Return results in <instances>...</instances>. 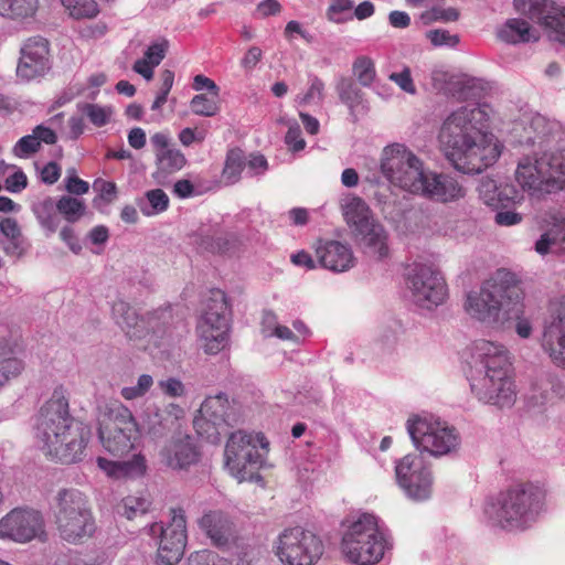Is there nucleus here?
Instances as JSON below:
<instances>
[{"instance_id": "obj_1", "label": "nucleus", "mask_w": 565, "mask_h": 565, "mask_svg": "<svg viewBox=\"0 0 565 565\" xmlns=\"http://www.w3.org/2000/svg\"><path fill=\"white\" fill-rule=\"evenodd\" d=\"M486 120V111L476 105L462 106L444 120L440 148L456 170L481 173L500 157L498 146L484 132Z\"/></svg>"}, {"instance_id": "obj_2", "label": "nucleus", "mask_w": 565, "mask_h": 565, "mask_svg": "<svg viewBox=\"0 0 565 565\" xmlns=\"http://www.w3.org/2000/svg\"><path fill=\"white\" fill-rule=\"evenodd\" d=\"M35 436L46 456L70 465L84 458L90 429L70 415L63 391L55 390L40 409Z\"/></svg>"}, {"instance_id": "obj_3", "label": "nucleus", "mask_w": 565, "mask_h": 565, "mask_svg": "<svg viewBox=\"0 0 565 565\" xmlns=\"http://www.w3.org/2000/svg\"><path fill=\"white\" fill-rule=\"evenodd\" d=\"M509 351L500 343L480 339L473 342L468 380L475 396L487 404L511 406L515 399L509 377Z\"/></svg>"}, {"instance_id": "obj_4", "label": "nucleus", "mask_w": 565, "mask_h": 565, "mask_svg": "<svg viewBox=\"0 0 565 565\" xmlns=\"http://www.w3.org/2000/svg\"><path fill=\"white\" fill-rule=\"evenodd\" d=\"M545 492L532 482L518 483L487 500L483 513L487 523L504 532L530 529L543 510Z\"/></svg>"}, {"instance_id": "obj_5", "label": "nucleus", "mask_w": 565, "mask_h": 565, "mask_svg": "<svg viewBox=\"0 0 565 565\" xmlns=\"http://www.w3.org/2000/svg\"><path fill=\"white\" fill-rule=\"evenodd\" d=\"M523 299V290L516 276L508 269H498L478 290L467 294L465 310L470 318L488 327H499L505 315Z\"/></svg>"}, {"instance_id": "obj_6", "label": "nucleus", "mask_w": 565, "mask_h": 565, "mask_svg": "<svg viewBox=\"0 0 565 565\" xmlns=\"http://www.w3.org/2000/svg\"><path fill=\"white\" fill-rule=\"evenodd\" d=\"M51 510L60 539L70 544H81L96 531L89 500L78 489H60L53 498Z\"/></svg>"}, {"instance_id": "obj_7", "label": "nucleus", "mask_w": 565, "mask_h": 565, "mask_svg": "<svg viewBox=\"0 0 565 565\" xmlns=\"http://www.w3.org/2000/svg\"><path fill=\"white\" fill-rule=\"evenodd\" d=\"M390 548L385 534L379 529L373 514L362 513L348 521L340 550L344 559L354 565H375Z\"/></svg>"}, {"instance_id": "obj_8", "label": "nucleus", "mask_w": 565, "mask_h": 565, "mask_svg": "<svg viewBox=\"0 0 565 565\" xmlns=\"http://www.w3.org/2000/svg\"><path fill=\"white\" fill-rule=\"evenodd\" d=\"M341 206L347 224L366 252L377 259L387 257V233L383 225L374 220L365 201L349 195L343 199Z\"/></svg>"}, {"instance_id": "obj_9", "label": "nucleus", "mask_w": 565, "mask_h": 565, "mask_svg": "<svg viewBox=\"0 0 565 565\" xmlns=\"http://www.w3.org/2000/svg\"><path fill=\"white\" fill-rule=\"evenodd\" d=\"M139 435V425L127 406L117 401L106 405L98 428V437L106 451L113 456H125L134 449Z\"/></svg>"}, {"instance_id": "obj_10", "label": "nucleus", "mask_w": 565, "mask_h": 565, "mask_svg": "<svg viewBox=\"0 0 565 565\" xmlns=\"http://www.w3.org/2000/svg\"><path fill=\"white\" fill-rule=\"evenodd\" d=\"M515 179L523 190H540L543 184L565 189V149L525 156L518 164Z\"/></svg>"}, {"instance_id": "obj_11", "label": "nucleus", "mask_w": 565, "mask_h": 565, "mask_svg": "<svg viewBox=\"0 0 565 565\" xmlns=\"http://www.w3.org/2000/svg\"><path fill=\"white\" fill-rule=\"evenodd\" d=\"M269 443L260 433L238 430L233 433L225 446V463L239 482L253 477V470L263 466Z\"/></svg>"}, {"instance_id": "obj_12", "label": "nucleus", "mask_w": 565, "mask_h": 565, "mask_svg": "<svg viewBox=\"0 0 565 565\" xmlns=\"http://www.w3.org/2000/svg\"><path fill=\"white\" fill-rule=\"evenodd\" d=\"M381 171L393 185L416 194L427 169L424 162L404 145L394 143L383 150Z\"/></svg>"}, {"instance_id": "obj_13", "label": "nucleus", "mask_w": 565, "mask_h": 565, "mask_svg": "<svg viewBox=\"0 0 565 565\" xmlns=\"http://www.w3.org/2000/svg\"><path fill=\"white\" fill-rule=\"evenodd\" d=\"M407 431L417 449L435 457L449 455L460 445L457 430L439 420L417 416L407 420Z\"/></svg>"}, {"instance_id": "obj_14", "label": "nucleus", "mask_w": 565, "mask_h": 565, "mask_svg": "<svg viewBox=\"0 0 565 565\" xmlns=\"http://www.w3.org/2000/svg\"><path fill=\"white\" fill-rule=\"evenodd\" d=\"M276 554L285 565H315L323 554L318 535L301 526L286 529L277 539Z\"/></svg>"}, {"instance_id": "obj_15", "label": "nucleus", "mask_w": 565, "mask_h": 565, "mask_svg": "<svg viewBox=\"0 0 565 565\" xmlns=\"http://www.w3.org/2000/svg\"><path fill=\"white\" fill-rule=\"evenodd\" d=\"M228 303L223 291L212 292L198 323V333L207 354H216L228 343Z\"/></svg>"}, {"instance_id": "obj_16", "label": "nucleus", "mask_w": 565, "mask_h": 565, "mask_svg": "<svg viewBox=\"0 0 565 565\" xmlns=\"http://www.w3.org/2000/svg\"><path fill=\"white\" fill-rule=\"evenodd\" d=\"M171 520L167 525L162 523H152L149 526V534L159 537V547L157 553L158 565L178 564L186 545V520L182 508L170 509Z\"/></svg>"}, {"instance_id": "obj_17", "label": "nucleus", "mask_w": 565, "mask_h": 565, "mask_svg": "<svg viewBox=\"0 0 565 565\" xmlns=\"http://www.w3.org/2000/svg\"><path fill=\"white\" fill-rule=\"evenodd\" d=\"M407 286L414 303L424 309L441 305L447 296L444 277L429 265L414 264L407 273Z\"/></svg>"}, {"instance_id": "obj_18", "label": "nucleus", "mask_w": 565, "mask_h": 565, "mask_svg": "<svg viewBox=\"0 0 565 565\" xmlns=\"http://www.w3.org/2000/svg\"><path fill=\"white\" fill-rule=\"evenodd\" d=\"M540 344L551 362L565 370V297L551 303L543 321Z\"/></svg>"}, {"instance_id": "obj_19", "label": "nucleus", "mask_w": 565, "mask_h": 565, "mask_svg": "<svg viewBox=\"0 0 565 565\" xmlns=\"http://www.w3.org/2000/svg\"><path fill=\"white\" fill-rule=\"evenodd\" d=\"M396 479L405 493L417 501L431 494L433 477L422 455L408 454L395 466Z\"/></svg>"}, {"instance_id": "obj_20", "label": "nucleus", "mask_w": 565, "mask_h": 565, "mask_svg": "<svg viewBox=\"0 0 565 565\" xmlns=\"http://www.w3.org/2000/svg\"><path fill=\"white\" fill-rule=\"evenodd\" d=\"M43 533L42 514L33 509L15 508L0 519V539L26 543Z\"/></svg>"}, {"instance_id": "obj_21", "label": "nucleus", "mask_w": 565, "mask_h": 565, "mask_svg": "<svg viewBox=\"0 0 565 565\" xmlns=\"http://www.w3.org/2000/svg\"><path fill=\"white\" fill-rule=\"evenodd\" d=\"M17 76L22 81H32L44 76L51 68L49 41L42 36H32L20 49Z\"/></svg>"}, {"instance_id": "obj_22", "label": "nucleus", "mask_w": 565, "mask_h": 565, "mask_svg": "<svg viewBox=\"0 0 565 565\" xmlns=\"http://www.w3.org/2000/svg\"><path fill=\"white\" fill-rule=\"evenodd\" d=\"M182 415L183 409L173 403L163 409L154 404L148 405L141 415L140 434L153 441L160 440L175 427Z\"/></svg>"}, {"instance_id": "obj_23", "label": "nucleus", "mask_w": 565, "mask_h": 565, "mask_svg": "<svg viewBox=\"0 0 565 565\" xmlns=\"http://www.w3.org/2000/svg\"><path fill=\"white\" fill-rule=\"evenodd\" d=\"M529 18L545 26L551 40L565 46V7L552 0H530Z\"/></svg>"}, {"instance_id": "obj_24", "label": "nucleus", "mask_w": 565, "mask_h": 565, "mask_svg": "<svg viewBox=\"0 0 565 565\" xmlns=\"http://www.w3.org/2000/svg\"><path fill=\"white\" fill-rule=\"evenodd\" d=\"M416 195L438 203H448L463 198L465 189L451 175L427 170Z\"/></svg>"}, {"instance_id": "obj_25", "label": "nucleus", "mask_w": 565, "mask_h": 565, "mask_svg": "<svg viewBox=\"0 0 565 565\" xmlns=\"http://www.w3.org/2000/svg\"><path fill=\"white\" fill-rule=\"evenodd\" d=\"M199 413L200 417L194 420V426L198 429L203 427V423L211 424L215 429L237 423L235 409L223 394L206 397L201 404Z\"/></svg>"}, {"instance_id": "obj_26", "label": "nucleus", "mask_w": 565, "mask_h": 565, "mask_svg": "<svg viewBox=\"0 0 565 565\" xmlns=\"http://www.w3.org/2000/svg\"><path fill=\"white\" fill-rule=\"evenodd\" d=\"M478 192L483 203L494 210L513 207L520 204L524 199L523 191L516 189L514 185H498L495 180L488 177L480 180Z\"/></svg>"}, {"instance_id": "obj_27", "label": "nucleus", "mask_w": 565, "mask_h": 565, "mask_svg": "<svg viewBox=\"0 0 565 565\" xmlns=\"http://www.w3.org/2000/svg\"><path fill=\"white\" fill-rule=\"evenodd\" d=\"M200 527L211 539L213 545L218 548H230L235 542L234 524L222 511H210L199 521Z\"/></svg>"}, {"instance_id": "obj_28", "label": "nucleus", "mask_w": 565, "mask_h": 565, "mask_svg": "<svg viewBox=\"0 0 565 565\" xmlns=\"http://www.w3.org/2000/svg\"><path fill=\"white\" fill-rule=\"evenodd\" d=\"M0 248L9 257L21 259L31 249V243L24 236L14 217H0Z\"/></svg>"}, {"instance_id": "obj_29", "label": "nucleus", "mask_w": 565, "mask_h": 565, "mask_svg": "<svg viewBox=\"0 0 565 565\" xmlns=\"http://www.w3.org/2000/svg\"><path fill=\"white\" fill-rule=\"evenodd\" d=\"M317 256L321 266L333 273H344L355 265V257L348 244L339 241H328L317 248Z\"/></svg>"}, {"instance_id": "obj_30", "label": "nucleus", "mask_w": 565, "mask_h": 565, "mask_svg": "<svg viewBox=\"0 0 565 565\" xmlns=\"http://www.w3.org/2000/svg\"><path fill=\"white\" fill-rule=\"evenodd\" d=\"M161 456L167 466L174 470H182L189 468L199 461L200 454L193 439L190 436H184L172 440L166 446Z\"/></svg>"}, {"instance_id": "obj_31", "label": "nucleus", "mask_w": 565, "mask_h": 565, "mask_svg": "<svg viewBox=\"0 0 565 565\" xmlns=\"http://www.w3.org/2000/svg\"><path fill=\"white\" fill-rule=\"evenodd\" d=\"M113 316L116 323L130 339L142 338L146 333L145 320L138 315L135 308L124 300L115 301Z\"/></svg>"}, {"instance_id": "obj_32", "label": "nucleus", "mask_w": 565, "mask_h": 565, "mask_svg": "<svg viewBox=\"0 0 565 565\" xmlns=\"http://www.w3.org/2000/svg\"><path fill=\"white\" fill-rule=\"evenodd\" d=\"M541 254H565V217L561 214L551 215V227L546 230L535 244Z\"/></svg>"}, {"instance_id": "obj_33", "label": "nucleus", "mask_w": 565, "mask_h": 565, "mask_svg": "<svg viewBox=\"0 0 565 565\" xmlns=\"http://www.w3.org/2000/svg\"><path fill=\"white\" fill-rule=\"evenodd\" d=\"M97 466L109 477L141 476L146 471V460L141 455H135L131 460L111 461L103 457L97 458Z\"/></svg>"}, {"instance_id": "obj_34", "label": "nucleus", "mask_w": 565, "mask_h": 565, "mask_svg": "<svg viewBox=\"0 0 565 565\" xmlns=\"http://www.w3.org/2000/svg\"><path fill=\"white\" fill-rule=\"evenodd\" d=\"M498 38L509 44L527 43L539 39L529 22L522 19H509L498 31Z\"/></svg>"}, {"instance_id": "obj_35", "label": "nucleus", "mask_w": 565, "mask_h": 565, "mask_svg": "<svg viewBox=\"0 0 565 565\" xmlns=\"http://www.w3.org/2000/svg\"><path fill=\"white\" fill-rule=\"evenodd\" d=\"M40 0H0V17L11 21L33 19L39 10Z\"/></svg>"}, {"instance_id": "obj_36", "label": "nucleus", "mask_w": 565, "mask_h": 565, "mask_svg": "<svg viewBox=\"0 0 565 565\" xmlns=\"http://www.w3.org/2000/svg\"><path fill=\"white\" fill-rule=\"evenodd\" d=\"M555 125L542 116H535L531 119L529 126L524 128L526 132L525 143L537 146L542 150L551 140L554 139Z\"/></svg>"}, {"instance_id": "obj_37", "label": "nucleus", "mask_w": 565, "mask_h": 565, "mask_svg": "<svg viewBox=\"0 0 565 565\" xmlns=\"http://www.w3.org/2000/svg\"><path fill=\"white\" fill-rule=\"evenodd\" d=\"M186 163L184 154L174 148H171L156 157L157 170L153 173L154 179L161 181L169 174L180 171Z\"/></svg>"}, {"instance_id": "obj_38", "label": "nucleus", "mask_w": 565, "mask_h": 565, "mask_svg": "<svg viewBox=\"0 0 565 565\" xmlns=\"http://www.w3.org/2000/svg\"><path fill=\"white\" fill-rule=\"evenodd\" d=\"M340 100L348 106L351 115L359 108H366L364 94L361 88L349 77H341L335 85Z\"/></svg>"}, {"instance_id": "obj_39", "label": "nucleus", "mask_w": 565, "mask_h": 565, "mask_svg": "<svg viewBox=\"0 0 565 565\" xmlns=\"http://www.w3.org/2000/svg\"><path fill=\"white\" fill-rule=\"evenodd\" d=\"M193 243L202 250L211 253H223L227 250L230 242L220 235L213 227H200L193 235Z\"/></svg>"}, {"instance_id": "obj_40", "label": "nucleus", "mask_w": 565, "mask_h": 565, "mask_svg": "<svg viewBox=\"0 0 565 565\" xmlns=\"http://www.w3.org/2000/svg\"><path fill=\"white\" fill-rule=\"evenodd\" d=\"M563 394V387L553 379L544 377L532 384L529 396L533 405H544Z\"/></svg>"}, {"instance_id": "obj_41", "label": "nucleus", "mask_w": 565, "mask_h": 565, "mask_svg": "<svg viewBox=\"0 0 565 565\" xmlns=\"http://www.w3.org/2000/svg\"><path fill=\"white\" fill-rule=\"evenodd\" d=\"M55 210V203L50 196L32 206L39 224L46 231L47 235L55 233L58 227L60 221Z\"/></svg>"}, {"instance_id": "obj_42", "label": "nucleus", "mask_w": 565, "mask_h": 565, "mask_svg": "<svg viewBox=\"0 0 565 565\" xmlns=\"http://www.w3.org/2000/svg\"><path fill=\"white\" fill-rule=\"evenodd\" d=\"M151 501L146 494H131L121 500L119 513L128 520L141 516L150 510Z\"/></svg>"}, {"instance_id": "obj_43", "label": "nucleus", "mask_w": 565, "mask_h": 565, "mask_svg": "<svg viewBox=\"0 0 565 565\" xmlns=\"http://www.w3.org/2000/svg\"><path fill=\"white\" fill-rule=\"evenodd\" d=\"M55 206L58 213L62 214L68 223L79 221L86 212L84 201L70 195L61 196L55 203Z\"/></svg>"}, {"instance_id": "obj_44", "label": "nucleus", "mask_w": 565, "mask_h": 565, "mask_svg": "<svg viewBox=\"0 0 565 565\" xmlns=\"http://www.w3.org/2000/svg\"><path fill=\"white\" fill-rule=\"evenodd\" d=\"M245 166L246 162L243 151L238 148L231 149L226 154L223 169V177L226 182L231 184L236 183Z\"/></svg>"}, {"instance_id": "obj_45", "label": "nucleus", "mask_w": 565, "mask_h": 565, "mask_svg": "<svg viewBox=\"0 0 565 565\" xmlns=\"http://www.w3.org/2000/svg\"><path fill=\"white\" fill-rule=\"evenodd\" d=\"M190 108L194 115L213 117L220 113L221 105L215 95L198 94L191 99Z\"/></svg>"}, {"instance_id": "obj_46", "label": "nucleus", "mask_w": 565, "mask_h": 565, "mask_svg": "<svg viewBox=\"0 0 565 565\" xmlns=\"http://www.w3.org/2000/svg\"><path fill=\"white\" fill-rule=\"evenodd\" d=\"M146 200L149 205H146L142 201L138 203L141 212L147 215H154L166 211L169 206V196L161 189H153L146 192Z\"/></svg>"}, {"instance_id": "obj_47", "label": "nucleus", "mask_w": 565, "mask_h": 565, "mask_svg": "<svg viewBox=\"0 0 565 565\" xmlns=\"http://www.w3.org/2000/svg\"><path fill=\"white\" fill-rule=\"evenodd\" d=\"M23 369L22 362L12 352L0 348V387L11 377H15Z\"/></svg>"}, {"instance_id": "obj_48", "label": "nucleus", "mask_w": 565, "mask_h": 565, "mask_svg": "<svg viewBox=\"0 0 565 565\" xmlns=\"http://www.w3.org/2000/svg\"><path fill=\"white\" fill-rule=\"evenodd\" d=\"M75 19H92L99 13L96 0H61Z\"/></svg>"}, {"instance_id": "obj_49", "label": "nucleus", "mask_w": 565, "mask_h": 565, "mask_svg": "<svg viewBox=\"0 0 565 565\" xmlns=\"http://www.w3.org/2000/svg\"><path fill=\"white\" fill-rule=\"evenodd\" d=\"M354 76L362 86L369 87L375 79V66L373 61L367 56H359L352 65Z\"/></svg>"}, {"instance_id": "obj_50", "label": "nucleus", "mask_w": 565, "mask_h": 565, "mask_svg": "<svg viewBox=\"0 0 565 565\" xmlns=\"http://www.w3.org/2000/svg\"><path fill=\"white\" fill-rule=\"evenodd\" d=\"M81 111L87 116L89 121L96 127H103L110 120L113 108L110 106H100L97 104H83L78 106Z\"/></svg>"}, {"instance_id": "obj_51", "label": "nucleus", "mask_w": 565, "mask_h": 565, "mask_svg": "<svg viewBox=\"0 0 565 565\" xmlns=\"http://www.w3.org/2000/svg\"><path fill=\"white\" fill-rule=\"evenodd\" d=\"M153 385V379L149 374H142L138 377L134 386H125L120 390V395L126 401H132L145 396Z\"/></svg>"}, {"instance_id": "obj_52", "label": "nucleus", "mask_w": 565, "mask_h": 565, "mask_svg": "<svg viewBox=\"0 0 565 565\" xmlns=\"http://www.w3.org/2000/svg\"><path fill=\"white\" fill-rule=\"evenodd\" d=\"M420 19L424 24H430L436 21L454 22L459 19V11L456 8L435 7L422 13Z\"/></svg>"}, {"instance_id": "obj_53", "label": "nucleus", "mask_w": 565, "mask_h": 565, "mask_svg": "<svg viewBox=\"0 0 565 565\" xmlns=\"http://www.w3.org/2000/svg\"><path fill=\"white\" fill-rule=\"evenodd\" d=\"M426 38L430 43L438 46L455 47L459 43L460 39L458 34H451L449 31L444 29H435L426 32Z\"/></svg>"}, {"instance_id": "obj_54", "label": "nucleus", "mask_w": 565, "mask_h": 565, "mask_svg": "<svg viewBox=\"0 0 565 565\" xmlns=\"http://www.w3.org/2000/svg\"><path fill=\"white\" fill-rule=\"evenodd\" d=\"M40 143L34 134L20 138L14 145L12 152L18 158H29L40 150Z\"/></svg>"}, {"instance_id": "obj_55", "label": "nucleus", "mask_w": 565, "mask_h": 565, "mask_svg": "<svg viewBox=\"0 0 565 565\" xmlns=\"http://www.w3.org/2000/svg\"><path fill=\"white\" fill-rule=\"evenodd\" d=\"M471 88V79L462 75L452 74L449 79L446 93L457 98H467L468 90Z\"/></svg>"}, {"instance_id": "obj_56", "label": "nucleus", "mask_w": 565, "mask_h": 565, "mask_svg": "<svg viewBox=\"0 0 565 565\" xmlns=\"http://www.w3.org/2000/svg\"><path fill=\"white\" fill-rule=\"evenodd\" d=\"M168 47L169 41L161 39L160 41L154 42L147 47L143 57L152 63V65L158 66L166 57Z\"/></svg>"}, {"instance_id": "obj_57", "label": "nucleus", "mask_w": 565, "mask_h": 565, "mask_svg": "<svg viewBox=\"0 0 565 565\" xmlns=\"http://www.w3.org/2000/svg\"><path fill=\"white\" fill-rule=\"evenodd\" d=\"M352 8V0H334L328 9V19L335 23H342L347 20L342 14L349 12Z\"/></svg>"}, {"instance_id": "obj_58", "label": "nucleus", "mask_w": 565, "mask_h": 565, "mask_svg": "<svg viewBox=\"0 0 565 565\" xmlns=\"http://www.w3.org/2000/svg\"><path fill=\"white\" fill-rule=\"evenodd\" d=\"M158 386L162 391L163 394H166L170 397H180V396H183L185 393V387H184L183 383L175 377H169L167 380H161L158 382Z\"/></svg>"}, {"instance_id": "obj_59", "label": "nucleus", "mask_w": 565, "mask_h": 565, "mask_svg": "<svg viewBox=\"0 0 565 565\" xmlns=\"http://www.w3.org/2000/svg\"><path fill=\"white\" fill-rule=\"evenodd\" d=\"M190 563L191 565H228L225 559L209 551L195 552L190 556Z\"/></svg>"}, {"instance_id": "obj_60", "label": "nucleus", "mask_w": 565, "mask_h": 565, "mask_svg": "<svg viewBox=\"0 0 565 565\" xmlns=\"http://www.w3.org/2000/svg\"><path fill=\"white\" fill-rule=\"evenodd\" d=\"M28 186L25 173L19 169L4 180V189L11 193H20Z\"/></svg>"}, {"instance_id": "obj_61", "label": "nucleus", "mask_w": 565, "mask_h": 565, "mask_svg": "<svg viewBox=\"0 0 565 565\" xmlns=\"http://www.w3.org/2000/svg\"><path fill=\"white\" fill-rule=\"evenodd\" d=\"M285 141L294 151H300L305 148L306 141L301 138V129L297 122L289 126Z\"/></svg>"}, {"instance_id": "obj_62", "label": "nucleus", "mask_w": 565, "mask_h": 565, "mask_svg": "<svg viewBox=\"0 0 565 565\" xmlns=\"http://www.w3.org/2000/svg\"><path fill=\"white\" fill-rule=\"evenodd\" d=\"M390 79L395 82L404 92L415 94L416 88L412 79L411 70L405 67L399 73H392Z\"/></svg>"}, {"instance_id": "obj_63", "label": "nucleus", "mask_w": 565, "mask_h": 565, "mask_svg": "<svg viewBox=\"0 0 565 565\" xmlns=\"http://www.w3.org/2000/svg\"><path fill=\"white\" fill-rule=\"evenodd\" d=\"M94 189L99 191L106 203H111L117 198V186L114 182L98 179L94 182Z\"/></svg>"}, {"instance_id": "obj_64", "label": "nucleus", "mask_w": 565, "mask_h": 565, "mask_svg": "<svg viewBox=\"0 0 565 565\" xmlns=\"http://www.w3.org/2000/svg\"><path fill=\"white\" fill-rule=\"evenodd\" d=\"M522 214L509 209H499L494 215V221L500 226L516 225L522 221Z\"/></svg>"}]
</instances>
